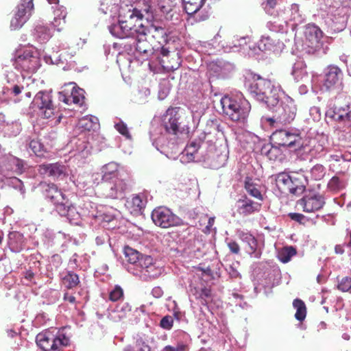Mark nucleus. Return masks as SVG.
Instances as JSON below:
<instances>
[{
  "label": "nucleus",
  "instance_id": "obj_8",
  "mask_svg": "<svg viewBox=\"0 0 351 351\" xmlns=\"http://www.w3.org/2000/svg\"><path fill=\"white\" fill-rule=\"evenodd\" d=\"M273 144L297 149L302 147V138L297 131L276 130L271 135Z\"/></svg>",
  "mask_w": 351,
  "mask_h": 351
},
{
  "label": "nucleus",
  "instance_id": "obj_50",
  "mask_svg": "<svg viewBox=\"0 0 351 351\" xmlns=\"http://www.w3.org/2000/svg\"><path fill=\"white\" fill-rule=\"evenodd\" d=\"M346 186V182L337 176L332 177L328 183V187L330 191H339Z\"/></svg>",
  "mask_w": 351,
  "mask_h": 351
},
{
  "label": "nucleus",
  "instance_id": "obj_41",
  "mask_svg": "<svg viewBox=\"0 0 351 351\" xmlns=\"http://www.w3.org/2000/svg\"><path fill=\"white\" fill-rule=\"evenodd\" d=\"M276 186L282 191L289 192L290 184L291 183V175L286 173H281L276 176Z\"/></svg>",
  "mask_w": 351,
  "mask_h": 351
},
{
  "label": "nucleus",
  "instance_id": "obj_11",
  "mask_svg": "<svg viewBox=\"0 0 351 351\" xmlns=\"http://www.w3.org/2000/svg\"><path fill=\"white\" fill-rule=\"evenodd\" d=\"M130 187V180L126 178L101 182L102 195L107 198L122 199Z\"/></svg>",
  "mask_w": 351,
  "mask_h": 351
},
{
  "label": "nucleus",
  "instance_id": "obj_62",
  "mask_svg": "<svg viewBox=\"0 0 351 351\" xmlns=\"http://www.w3.org/2000/svg\"><path fill=\"white\" fill-rule=\"evenodd\" d=\"M186 346L183 343H178L176 346H166L162 351H185Z\"/></svg>",
  "mask_w": 351,
  "mask_h": 351
},
{
  "label": "nucleus",
  "instance_id": "obj_18",
  "mask_svg": "<svg viewBox=\"0 0 351 351\" xmlns=\"http://www.w3.org/2000/svg\"><path fill=\"white\" fill-rule=\"evenodd\" d=\"M66 88L59 93V100L69 105L71 104L82 106L84 101V91L75 86V83H69Z\"/></svg>",
  "mask_w": 351,
  "mask_h": 351
},
{
  "label": "nucleus",
  "instance_id": "obj_33",
  "mask_svg": "<svg viewBox=\"0 0 351 351\" xmlns=\"http://www.w3.org/2000/svg\"><path fill=\"white\" fill-rule=\"evenodd\" d=\"M199 148V143L197 142H191L182 152L180 155V161L182 162H189L195 160V154Z\"/></svg>",
  "mask_w": 351,
  "mask_h": 351
},
{
  "label": "nucleus",
  "instance_id": "obj_43",
  "mask_svg": "<svg viewBox=\"0 0 351 351\" xmlns=\"http://www.w3.org/2000/svg\"><path fill=\"white\" fill-rule=\"evenodd\" d=\"M147 202V195L145 193L137 194L132 198L131 204L136 212H141Z\"/></svg>",
  "mask_w": 351,
  "mask_h": 351
},
{
  "label": "nucleus",
  "instance_id": "obj_20",
  "mask_svg": "<svg viewBox=\"0 0 351 351\" xmlns=\"http://www.w3.org/2000/svg\"><path fill=\"white\" fill-rule=\"evenodd\" d=\"M326 115L327 117L339 123H343L348 127H351V102L345 106H334L329 108Z\"/></svg>",
  "mask_w": 351,
  "mask_h": 351
},
{
  "label": "nucleus",
  "instance_id": "obj_36",
  "mask_svg": "<svg viewBox=\"0 0 351 351\" xmlns=\"http://www.w3.org/2000/svg\"><path fill=\"white\" fill-rule=\"evenodd\" d=\"M51 29L42 24L37 25L34 30L33 36L40 43H45L51 37Z\"/></svg>",
  "mask_w": 351,
  "mask_h": 351
},
{
  "label": "nucleus",
  "instance_id": "obj_12",
  "mask_svg": "<svg viewBox=\"0 0 351 351\" xmlns=\"http://www.w3.org/2000/svg\"><path fill=\"white\" fill-rule=\"evenodd\" d=\"M152 219L156 226L162 228L178 226L182 221L169 208L163 206L158 207L152 211Z\"/></svg>",
  "mask_w": 351,
  "mask_h": 351
},
{
  "label": "nucleus",
  "instance_id": "obj_44",
  "mask_svg": "<svg viewBox=\"0 0 351 351\" xmlns=\"http://www.w3.org/2000/svg\"><path fill=\"white\" fill-rule=\"evenodd\" d=\"M62 278L63 284L68 289L75 287L80 283L78 276L71 271H66Z\"/></svg>",
  "mask_w": 351,
  "mask_h": 351
},
{
  "label": "nucleus",
  "instance_id": "obj_38",
  "mask_svg": "<svg viewBox=\"0 0 351 351\" xmlns=\"http://www.w3.org/2000/svg\"><path fill=\"white\" fill-rule=\"evenodd\" d=\"M282 0H266L263 3V8L265 12L274 16H278L279 14V8Z\"/></svg>",
  "mask_w": 351,
  "mask_h": 351
},
{
  "label": "nucleus",
  "instance_id": "obj_17",
  "mask_svg": "<svg viewBox=\"0 0 351 351\" xmlns=\"http://www.w3.org/2000/svg\"><path fill=\"white\" fill-rule=\"evenodd\" d=\"M278 18L287 24L288 22H293V25H298L305 21L306 17L300 5L297 3H292L287 7L279 8Z\"/></svg>",
  "mask_w": 351,
  "mask_h": 351
},
{
  "label": "nucleus",
  "instance_id": "obj_2",
  "mask_svg": "<svg viewBox=\"0 0 351 351\" xmlns=\"http://www.w3.org/2000/svg\"><path fill=\"white\" fill-rule=\"evenodd\" d=\"M128 9L120 8L117 0H101L99 10L104 14H109L113 18L118 15L119 18L118 23L109 26L111 34L117 38L133 40L141 32L140 29L145 26L141 22L143 20L137 19V16L127 17Z\"/></svg>",
  "mask_w": 351,
  "mask_h": 351
},
{
  "label": "nucleus",
  "instance_id": "obj_23",
  "mask_svg": "<svg viewBox=\"0 0 351 351\" xmlns=\"http://www.w3.org/2000/svg\"><path fill=\"white\" fill-rule=\"evenodd\" d=\"M13 65L16 69L34 72L37 69L38 59L30 53L25 52L16 58Z\"/></svg>",
  "mask_w": 351,
  "mask_h": 351
},
{
  "label": "nucleus",
  "instance_id": "obj_46",
  "mask_svg": "<svg viewBox=\"0 0 351 351\" xmlns=\"http://www.w3.org/2000/svg\"><path fill=\"white\" fill-rule=\"evenodd\" d=\"M296 254V250L292 246L284 247L278 254L279 260L284 263L290 261L291 258Z\"/></svg>",
  "mask_w": 351,
  "mask_h": 351
},
{
  "label": "nucleus",
  "instance_id": "obj_3",
  "mask_svg": "<svg viewBox=\"0 0 351 351\" xmlns=\"http://www.w3.org/2000/svg\"><path fill=\"white\" fill-rule=\"evenodd\" d=\"M123 253L127 262L131 264L128 271L144 281L155 279L160 276L162 269L157 267L151 256L141 254L137 250L126 246Z\"/></svg>",
  "mask_w": 351,
  "mask_h": 351
},
{
  "label": "nucleus",
  "instance_id": "obj_37",
  "mask_svg": "<svg viewBox=\"0 0 351 351\" xmlns=\"http://www.w3.org/2000/svg\"><path fill=\"white\" fill-rule=\"evenodd\" d=\"M15 77V75L12 72L9 73L7 75L8 82L10 84L4 88V89H3L4 94L6 93L10 96L16 97V96L19 95L21 93L22 90H23V86H20L18 84H14V83L11 84L10 83V80H12V77Z\"/></svg>",
  "mask_w": 351,
  "mask_h": 351
},
{
  "label": "nucleus",
  "instance_id": "obj_14",
  "mask_svg": "<svg viewBox=\"0 0 351 351\" xmlns=\"http://www.w3.org/2000/svg\"><path fill=\"white\" fill-rule=\"evenodd\" d=\"M51 92L39 91L34 97L32 105L39 110V114L45 119H49L54 115L55 108L52 102Z\"/></svg>",
  "mask_w": 351,
  "mask_h": 351
},
{
  "label": "nucleus",
  "instance_id": "obj_1",
  "mask_svg": "<svg viewBox=\"0 0 351 351\" xmlns=\"http://www.w3.org/2000/svg\"><path fill=\"white\" fill-rule=\"evenodd\" d=\"M152 145L168 158L180 152L179 145L187 137V133L179 128L178 117L173 109H168L162 124H152L149 131Z\"/></svg>",
  "mask_w": 351,
  "mask_h": 351
},
{
  "label": "nucleus",
  "instance_id": "obj_58",
  "mask_svg": "<svg viewBox=\"0 0 351 351\" xmlns=\"http://www.w3.org/2000/svg\"><path fill=\"white\" fill-rule=\"evenodd\" d=\"M116 130L128 139H131V135L127 125L122 121H119L114 124Z\"/></svg>",
  "mask_w": 351,
  "mask_h": 351
},
{
  "label": "nucleus",
  "instance_id": "obj_15",
  "mask_svg": "<svg viewBox=\"0 0 351 351\" xmlns=\"http://www.w3.org/2000/svg\"><path fill=\"white\" fill-rule=\"evenodd\" d=\"M154 1L140 0L134 8L128 9L126 16L130 19L137 16V19L143 20L145 19L148 22L152 21L154 19L153 3Z\"/></svg>",
  "mask_w": 351,
  "mask_h": 351
},
{
  "label": "nucleus",
  "instance_id": "obj_60",
  "mask_svg": "<svg viewBox=\"0 0 351 351\" xmlns=\"http://www.w3.org/2000/svg\"><path fill=\"white\" fill-rule=\"evenodd\" d=\"M338 289L344 292L348 291L351 289V278H343L338 285Z\"/></svg>",
  "mask_w": 351,
  "mask_h": 351
},
{
  "label": "nucleus",
  "instance_id": "obj_27",
  "mask_svg": "<svg viewBox=\"0 0 351 351\" xmlns=\"http://www.w3.org/2000/svg\"><path fill=\"white\" fill-rule=\"evenodd\" d=\"M101 171L102 182L113 181L115 179L125 178L119 171L118 164L114 162L104 165Z\"/></svg>",
  "mask_w": 351,
  "mask_h": 351
},
{
  "label": "nucleus",
  "instance_id": "obj_7",
  "mask_svg": "<svg viewBox=\"0 0 351 351\" xmlns=\"http://www.w3.org/2000/svg\"><path fill=\"white\" fill-rule=\"evenodd\" d=\"M271 110L275 112L274 117H263L261 121L262 123L268 122L271 126H274L277 122L282 124L290 123L294 120L297 112L293 99L289 96L285 97L280 105L278 104Z\"/></svg>",
  "mask_w": 351,
  "mask_h": 351
},
{
  "label": "nucleus",
  "instance_id": "obj_5",
  "mask_svg": "<svg viewBox=\"0 0 351 351\" xmlns=\"http://www.w3.org/2000/svg\"><path fill=\"white\" fill-rule=\"evenodd\" d=\"M220 102L223 112L232 121L244 123L247 121L251 105L242 94L226 95L221 99Z\"/></svg>",
  "mask_w": 351,
  "mask_h": 351
},
{
  "label": "nucleus",
  "instance_id": "obj_28",
  "mask_svg": "<svg viewBox=\"0 0 351 351\" xmlns=\"http://www.w3.org/2000/svg\"><path fill=\"white\" fill-rule=\"evenodd\" d=\"M282 43L279 39L270 36H263L258 43V47L261 51H276L280 48Z\"/></svg>",
  "mask_w": 351,
  "mask_h": 351
},
{
  "label": "nucleus",
  "instance_id": "obj_48",
  "mask_svg": "<svg viewBox=\"0 0 351 351\" xmlns=\"http://www.w3.org/2000/svg\"><path fill=\"white\" fill-rule=\"evenodd\" d=\"M278 147V145L275 144L271 145H268L265 146L262 151L270 160H275L281 154V151Z\"/></svg>",
  "mask_w": 351,
  "mask_h": 351
},
{
  "label": "nucleus",
  "instance_id": "obj_29",
  "mask_svg": "<svg viewBox=\"0 0 351 351\" xmlns=\"http://www.w3.org/2000/svg\"><path fill=\"white\" fill-rule=\"evenodd\" d=\"M42 188L46 197L49 199L53 203L56 201L62 200L65 197L62 191L54 184L45 183L42 184Z\"/></svg>",
  "mask_w": 351,
  "mask_h": 351
},
{
  "label": "nucleus",
  "instance_id": "obj_25",
  "mask_svg": "<svg viewBox=\"0 0 351 351\" xmlns=\"http://www.w3.org/2000/svg\"><path fill=\"white\" fill-rule=\"evenodd\" d=\"M291 178L289 193L293 195L302 194L308 182L307 176L302 173H293L291 175Z\"/></svg>",
  "mask_w": 351,
  "mask_h": 351
},
{
  "label": "nucleus",
  "instance_id": "obj_24",
  "mask_svg": "<svg viewBox=\"0 0 351 351\" xmlns=\"http://www.w3.org/2000/svg\"><path fill=\"white\" fill-rule=\"evenodd\" d=\"M38 171L44 176L59 178L65 175L66 167L58 162L43 164L38 166Z\"/></svg>",
  "mask_w": 351,
  "mask_h": 351
},
{
  "label": "nucleus",
  "instance_id": "obj_55",
  "mask_svg": "<svg viewBox=\"0 0 351 351\" xmlns=\"http://www.w3.org/2000/svg\"><path fill=\"white\" fill-rule=\"evenodd\" d=\"M123 298V290L122 288L116 285L112 291H110L109 298L112 302H117Z\"/></svg>",
  "mask_w": 351,
  "mask_h": 351
},
{
  "label": "nucleus",
  "instance_id": "obj_47",
  "mask_svg": "<svg viewBox=\"0 0 351 351\" xmlns=\"http://www.w3.org/2000/svg\"><path fill=\"white\" fill-rule=\"evenodd\" d=\"M53 204L58 214L64 217L65 215L68 214V210L71 206V204L69 202V199H66V196L62 200L56 201L53 202Z\"/></svg>",
  "mask_w": 351,
  "mask_h": 351
},
{
  "label": "nucleus",
  "instance_id": "obj_4",
  "mask_svg": "<svg viewBox=\"0 0 351 351\" xmlns=\"http://www.w3.org/2000/svg\"><path fill=\"white\" fill-rule=\"evenodd\" d=\"M245 86L254 99L265 104L269 109L279 104L280 87L270 80L254 73L246 78Z\"/></svg>",
  "mask_w": 351,
  "mask_h": 351
},
{
  "label": "nucleus",
  "instance_id": "obj_54",
  "mask_svg": "<svg viewBox=\"0 0 351 351\" xmlns=\"http://www.w3.org/2000/svg\"><path fill=\"white\" fill-rule=\"evenodd\" d=\"M267 27L269 30L273 32H285L286 24L283 23H280L278 21H268L267 23Z\"/></svg>",
  "mask_w": 351,
  "mask_h": 351
},
{
  "label": "nucleus",
  "instance_id": "obj_9",
  "mask_svg": "<svg viewBox=\"0 0 351 351\" xmlns=\"http://www.w3.org/2000/svg\"><path fill=\"white\" fill-rule=\"evenodd\" d=\"M140 31L133 39V43L129 44L130 49H126L138 58L145 60L154 54V48L146 39V27H141Z\"/></svg>",
  "mask_w": 351,
  "mask_h": 351
},
{
  "label": "nucleus",
  "instance_id": "obj_45",
  "mask_svg": "<svg viewBox=\"0 0 351 351\" xmlns=\"http://www.w3.org/2000/svg\"><path fill=\"white\" fill-rule=\"evenodd\" d=\"M245 189L251 196L259 200L263 199V196L261 191L258 189V185L254 183L251 178H246L245 181Z\"/></svg>",
  "mask_w": 351,
  "mask_h": 351
},
{
  "label": "nucleus",
  "instance_id": "obj_31",
  "mask_svg": "<svg viewBox=\"0 0 351 351\" xmlns=\"http://www.w3.org/2000/svg\"><path fill=\"white\" fill-rule=\"evenodd\" d=\"M291 75L296 82H305L308 78L306 66L303 60L296 61L292 67Z\"/></svg>",
  "mask_w": 351,
  "mask_h": 351
},
{
  "label": "nucleus",
  "instance_id": "obj_52",
  "mask_svg": "<svg viewBox=\"0 0 351 351\" xmlns=\"http://www.w3.org/2000/svg\"><path fill=\"white\" fill-rule=\"evenodd\" d=\"M228 160L227 154L221 153L217 155L216 160L212 161L210 164V167L213 169H219L226 164Z\"/></svg>",
  "mask_w": 351,
  "mask_h": 351
},
{
  "label": "nucleus",
  "instance_id": "obj_42",
  "mask_svg": "<svg viewBox=\"0 0 351 351\" xmlns=\"http://www.w3.org/2000/svg\"><path fill=\"white\" fill-rule=\"evenodd\" d=\"M293 306L296 310L295 317L298 321H303L306 316V308L304 302L300 299H295Z\"/></svg>",
  "mask_w": 351,
  "mask_h": 351
},
{
  "label": "nucleus",
  "instance_id": "obj_35",
  "mask_svg": "<svg viewBox=\"0 0 351 351\" xmlns=\"http://www.w3.org/2000/svg\"><path fill=\"white\" fill-rule=\"evenodd\" d=\"M149 34L156 40L160 45H163L167 41V34L166 30L160 26L152 25L150 27H146V35Z\"/></svg>",
  "mask_w": 351,
  "mask_h": 351
},
{
  "label": "nucleus",
  "instance_id": "obj_19",
  "mask_svg": "<svg viewBox=\"0 0 351 351\" xmlns=\"http://www.w3.org/2000/svg\"><path fill=\"white\" fill-rule=\"evenodd\" d=\"M298 206L306 213H313L320 210L325 204L324 197L319 193H311L305 195L298 202Z\"/></svg>",
  "mask_w": 351,
  "mask_h": 351
},
{
  "label": "nucleus",
  "instance_id": "obj_53",
  "mask_svg": "<svg viewBox=\"0 0 351 351\" xmlns=\"http://www.w3.org/2000/svg\"><path fill=\"white\" fill-rule=\"evenodd\" d=\"M29 146L30 149L36 155L38 156H40L43 154L44 151V146L40 143V141L38 139H33L29 143Z\"/></svg>",
  "mask_w": 351,
  "mask_h": 351
},
{
  "label": "nucleus",
  "instance_id": "obj_51",
  "mask_svg": "<svg viewBox=\"0 0 351 351\" xmlns=\"http://www.w3.org/2000/svg\"><path fill=\"white\" fill-rule=\"evenodd\" d=\"M132 310V306L128 302H124L117 305L114 311L118 313L119 319L125 317Z\"/></svg>",
  "mask_w": 351,
  "mask_h": 351
},
{
  "label": "nucleus",
  "instance_id": "obj_22",
  "mask_svg": "<svg viewBox=\"0 0 351 351\" xmlns=\"http://www.w3.org/2000/svg\"><path fill=\"white\" fill-rule=\"evenodd\" d=\"M239 238L248 246L247 252L252 258H260L262 254L261 249L258 245L256 239L250 233L239 231L238 232Z\"/></svg>",
  "mask_w": 351,
  "mask_h": 351
},
{
  "label": "nucleus",
  "instance_id": "obj_49",
  "mask_svg": "<svg viewBox=\"0 0 351 351\" xmlns=\"http://www.w3.org/2000/svg\"><path fill=\"white\" fill-rule=\"evenodd\" d=\"M310 173L313 179L320 180L326 174V169L322 165L317 164L311 169Z\"/></svg>",
  "mask_w": 351,
  "mask_h": 351
},
{
  "label": "nucleus",
  "instance_id": "obj_57",
  "mask_svg": "<svg viewBox=\"0 0 351 351\" xmlns=\"http://www.w3.org/2000/svg\"><path fill=\"white\" fill-rule=\"evenodd\" d=\"M250 38L248 36L243 37H236V41L239 43V45L237 44H234V45H229L228 47L230 50H232L234 51H239L241 48H243L247 43L250 41Z\"/></svg>",
  "mask_w": 351,
  "mask_h": 351
},
{
  "label": "nucleus",
  "instance_id": "obj_63",
  "mask_svg": "<svg viewBox=\"0 0 351 351\" xmlns=\"http://www.w3.org/2000/svg\"><path fill=\"white\" fill-rule=\"evenodd\" d=\"M78 125L85 130L90 131L93 129V123H90V119L86 116L79 120Z\"/></svg>",
  "mask_w": 351,
  "mask_h": 351
},
{
  "label": "nucleus",
  "instance_id": "obj_32",
  "mask_svg": "<svg viewBox=\"0 0 351 351\" xmlns=\"http://www.w3.org/2000/svg\"><path fill=\"white\" fill-rule=\"evenodd\" d=\"M71 143L75 145V149L73 151L74 156H79L81 158H86L91 152L90 143L81 138H74Z\"/></svg>",
  "mask_w": 351,
  "mask_h": 351
},
{
  "label": "nucleus",
  "instance_id": "obj_56",
  "mask_svg": "<svg viewBox=\"0 0 351 351\" xmlns=\"http://www.w3.org/2000/svg\"><path fill=\"white\" fill-rule=\"evenodd\" d=\"M64 217H66L71 223L75 224L78 223L80 219V215L72 205L68 210V214L65 215Z\"/></svg>",
  "mask_w": 351,
  "mask_h": 351
},
{
  "label": "nucleus",
  "instance_id": "obj_6",
  "mask_svg": "<svg viewBox=\"0 0 351 351\" xmlns=\"http://www.w3.org/2000/svg\"><path fill=\"white\" fill-rule=\"evenodd\" d=\"M37 345L43 351H60L70 343L65 328H49L36 336Z\"/></svg>",
  "mask_w": 351,
  "mask_h": 351
},
{
  "label": "nucleus",
  "instance_id": "obj_10",
  "mask_svg": "<svg viewBox=\"0 0 351 351\" xmlns=\"http://www.w3.org/2000/svg\"><path fill=\"white\" fill-rule=\"evenodd\" d=\"M326 3L328 6V14L333 17L331 20L343 28L351 8V0H326Z\"/></svg>",
  "mask_w": 351,
  "mask_h": 351
},
{
  "label": "nucleus",
  "instance_id": "obj_59",
  "mask_svg": "<svg viewBox=\"0 0 351 351\" xmlns=\"http://www.w3.org/2000/svg\"><path fill=\"white\" fill-rule=\"evenodd\" d=\"M201 300V304L202 305H207L209 300L211 298V291L209 289L204 288L202 289L199 296L197 297Z\"/></svg>",
  "mask_w": 351,
  "mask_h": 351
},
{
  "label": "nucleus",
  "instance_id": "obj_34",
  "mask_svg": "<svg viewBox=\"0 0 351 351\" xmlns=\"http://www.w3.org/2000/svg\"><path fill=\"white\" fill-rule=\"evenodd\" d=\"M212 69H213L219 76L225 77L234 71V66L227 61L217 60L212 65Z\"/></svg>",
  "mask_w": 351,
  "mask_h": 351
},
{
  "label": "nucleus",
  "instance_id": "obj_61",
  "mask_svg": "<svg viewBox=\"0 0 351 351\" xmlns=\"http://www.w3.org/2000/svg\"><path fill=\"white\" fill-rule=\"evenodd\" d=\"M21 131V125L19 123H12V125L8 126L6 130L9 135L16 136Z\"/></svg>",
  "mask_w": 351,
  "mask_h": 351
},
{
  "label": "nucleus",
  "instance_id": "obj_21",
  "mask_svg": "<svg viewBox=\"0 0 351 351\" xmlns=\"http://www.w3.org/2000/svg\"><path fill=\"white\" fill-rule=\"evenodd\" d=\"M342 76V71L339 67L333 65L328 66L323 80L322 89L330 90L335 88L341 84Z\"/></svg>",
  "mask_w": 351,
  "mask_h": 351
},
{
  "label": "nucleus",
  "instance_id": "obj_26",
  "mask_svg": "<svg viewBox=\"0 0 351 351\" xmlns=\"http://www.w3.org/2000/svg\"><path fill=\"white\" fill-rule=\"evenodd\" d=\"M261 206L260 203L255 202L247 197L239 199L237 202V211L243 216H247L258 211Z\"/></svg>",
  "mask_w": 351,
  "mask_h": 351
},
{
  "label": "nucleus",
  "instance_id": "obj_39",
  "mask_svg": "<svg viewBox=\"0 0 351 351\" xmlns=\"http://www.w3.org/2000/svg\"><path fill=\"white\" fill-rule=\"evenodd\" d=\"M206 0H183L184 9L189 15L197 12Z\"/></svg>",
  "mask_w": 351,
  "mask_h": 351
},
{
  "label": "nucleus",
  "instance_id": "obj_13",
  "mask_svg": "<svg viewBox=\"0 0 351 351\" xmlns=\"http://www.w3.org/2000/svg\"><path fill=\"white\" fill-rule=\"evenodd\" d=\"M34 10L33 0H21L16 8V12L10 21L11 30L21 28L29 20Z\"/></svg>",
  "mask_w": 351,
  "mask_h": 351
},
{
  "label": "nucleus",
  "instance_id": "obj_30",
  "mask_svg": "<svg viewBox=\"0 0 351 351\" xmlns=\"http://www.w3.org/2000/svg\"><path fill=\"white\" fill-rule=\"evenodd\" d=\"M8 245L12 252H20L24 245L23 234L17 231L10 232L8 234Z\"/></svg>",
  "mask_w": 351,
  "mask_h": 351
},
{
  "label": "nucleus",
  "instance_id": "obj_64",
  "mask_svg": "<svg viewBox=\"0 0 351 351\" xmlns=\"http://www.w3.org/2000/svg\"><path fill=\"white\" fill-rule=\"evenodd\" d=\"M309 114L313 121H317L321 118L320 110L316 106H313L309 109Z\"/></svg>",
  "mask_w": 351,
  "mask_h": 351
},
{
  "label": "nucleus",
  "instance_id": "obj_16",
  "mask_svg": "<svg viewBox=\"0 0 351 351\" xmlns=\"http://www.w3.org/2000/svg\"><path fill=\"white\" fill-rule=\"evenodd\" d=\"M306 52L308 53H314L321 47V39L322 38V32L315 25L308 24L306 26L304 30Z\"/></svg>",
  "mask_w": 351,
  "mask_h": 351
},
{
  "label": "nucleus",
  "instance_id": "obj_40",
  "mask_svg": "<svg viewBox=\"0 0 351 351\" xmlns=\"http://www.w3.org/2000/svg\"><path fill=\"white\" fill-rule=\"evenodd\" d=\"M305 152H308L311 158L321 156L324 152V147L315 141L311 142L310 146L302 147Z\"/></svg>",
  "mask_w": 351,
  "mask_h": 351
}]
</instances>
